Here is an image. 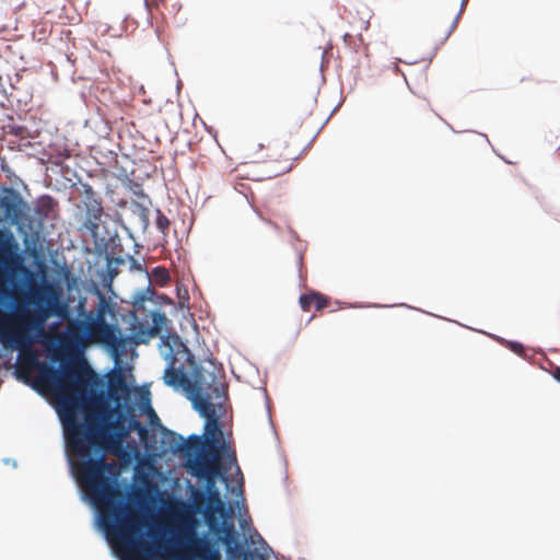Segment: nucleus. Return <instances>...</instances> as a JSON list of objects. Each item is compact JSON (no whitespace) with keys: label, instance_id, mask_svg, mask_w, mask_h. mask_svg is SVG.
Here are the masks:
<instances>
[{"label":"nucleus","instance_id":"nucleus-1","mask_svg":"<svg viewBox=\"0 0 560 560\" xmlns=\"http://www.w3.org/2000/svg\"><path fill=\"white\" fill-rule=\"evenodd\" d=\"M166 453H179L187 471L200 483L199 488L188 483L187 491L192 512L200 514L208 527L198 537L207 557L220 560L218 541L222 540L229 559H233L240 550L238 535L232 522L233 508L222 498L217 482L223 483L226 491H235L229 482V471L234 464H228V459L214 451L202 435L192 433L185 439L173 430L162 428L160 458Z\"/></svg>","mask_w":560,"mask_h":560},{"label":"nucleus","instance_id":"nucleus-2","mask_svg":"<svg viewBox=\"0 0 560 560\" xmlns=\"http://www.w3.org/2000/svg\"><path fill=\"white\" fill-rule=\"evenodd\" d=\"M66 440H72L80 462L88 472V483L95 502L108 505L107 518L95 508V524L106 536L107 530H114L124 542L131 547H141L148 538V529L128 518L126 509L127 481L119 472H113L109 465L103 460L104 451L92 439L97 433V427L85 418L81 404L73 399H63L57 409Z\"/></svg>","mask_w":560,"mask_h":560},{"label":"nucleus","instance_id":"nucleus-3","mask_svg":"<svg viewBox=\"0 0 560 560\" xmlns=\"http://www.w3.org/2000/svg\"><path fill=\"white\" fill-rule=\"evenodd\" d=\"M52 376L63 378L70 384L82 385L85 383L84 396L92 402H98L104 408L100 412L97 422L106 430L119 418L120 412L127 409L131 400V388L126 382L121 371H116L109 376L94 374L89 368L75 371L68 362H62L52 372Z\"/></svg>","mask_w":560,"mask_h":560},{"label":"nucleus","instance_id":"nucleus-4","mask_svg":"<svg viewBox=\"0 0 560 560\" xmlns=\"http://www.w3.org/2000/svg\"><path fill=\"white\" fill-rule=\"evenodd\" d=\"M187 398L191 401L192 408L205 418L202 436L206 442L218 451L222 457L228 459V464H236V455L231 451L229 443L224 440L223 429L218 416L215 415L214 404L211 401L210 393H187Z\"/></svg>","mask_w":560,"mask_h":560},{"label":"nucleus","instance_id":"nucleus-5","mask_svg":"<svg viewBox=\"0 0 560 560\" xmlns=\"http://www.w3.org/2000/svg\"><path fill=\"white\" fill-rule=\"evenodd\" d=\"M133 431L137 432L147 457L151 460L160 458L161 442L159 443L158 435L153 429L148 428L138 420L135 401L120 412L117 422L107 429V434L114 441L124 443Z\"/></svg>","mask_w":560,"mask_h":560},{"label":"nucleus","instance_id":"nucleus-6","mask_svg":"<svg viewBox=\"0 0 560 560\" xmlns=\"http://www.w3.org/2000/svg\"><path fill=\"white\" fill-rule=\"evenodd\" d=\"M228 502L231 504V506L234 510L235 506L230 501H228ZM234 513L235 512L233 511V515H232L233 523H234ZM198 515L201 516L200 514H198ZM201 522L203 524H206L202 517H199L196 523L190 522L186 526L185 532L189 537H191V544L196 545L200 549L199 559L200 560H210L207 557L206 550L202 547V545L200 544V540H198V537H200L206 532V530H203L200 534L197 532V527ZM233 526H234V529H236L234 524H233ZM240 527L242 528V530L244 533L243 538L241 537V534L237 530H235L238 535L237 541L240 545V550L235 553L234 558L231 560H254V551L249 548V538L246 536V533H245L248 527V521L245 518H241ZM218 550H219L220 560H230L228 557L226 546L222 540L218 541ZM255 552H256V556L259 558V560H265L264 555L258 553L257 550H255Z\"/></svg>","mask_w":560,"mask_h":560},{"label":"nucleus","instance_id":"nucleus-7","mask_svg":"<svg viewBox=\"0 0 560 560\" xmlns=\"http://www.w3.org/2000/svg\"><path fill=\"white\" fill-rule=\"evenodd\" d=\"M177 345H180L182 347L185 346L176 332L161 335V354L167 362L163 380L166 386L173 387L174 389L179 387L184 388L187 383H189V377L186 374L184 368H174L176 361L174 348Z\"/></svg>","mask_w":560,"mask_h":560},{"label":"nucleus","instance_id":"nucleus-8","mask_svg":"<svg viewBox=\"0 0 560 560\" xmlns=\"http://www.w3.org/2000/svg\"><path fill=\"white\" fill-rule=\"evenodd\" d=\"M183 351L186 353V360L192 369V380L184 387L186 393H210L213 384L217 382V376L213 371H206L203 366L198 363L195 355L190 350L183 346Z\"/></svg>","mask_w":560,"mask_h":560},{"label":"nucleus","instance_id":"nucleus-9","mask_svg":"<svg viewBox=\"0 0 560 560\" xmlns=\"http://www.w3.org/2000/svg\"><path fill=\"white\" fill-rule=\"evenodd\" d=\"M102 339L104 346L114 354L119 355L125 349V342L121 338L120 328L116 324H102Z\"/></svg>","mask_w":560,"mask_h":560},{"label":"nucleus","instance_id":"nucleus-10","mask_svg":"<svg viewBox=\"0 0 560 560\" xmlns=\"http://www.w3.org/2000/svg\"><path fill=\"white\" fill-rule=\"evenodd\" d=\"M152 326L148 329H143L138 336L137 343L148 342L149 337H154L160 334V330L165 326L167 317L165 313L161 311H154L151 313Z\"/></svg>","mask_w":560,"mask_h":560},{"label":"nucleus","instance_id":"nucleus-11","mask_svg":"<svg viewBox=\"0 0 560 560\" xmlns=\"http://www.w3.org/2000/svg\"><path fill=\"white\" fill-rule=\"evenodd\" d=\"M21 197L18 191L12 188L7 189V194L0 197V208L3 209L5 215L15 217L18 214Z\"/></svg>","mask_w":560,"mask_h":560},{"label":"nucleus","instance_id":"nucleus-12","mask_svg":"<svg viewBox=\"0 0 560 560\" xmlns=\"http://www.w3.org/2000/svg\"><path fill=\"white\" fill-rule=\"evenodd\" d=\"M0 340L4 342L5 348L11 351L20 349L23 345H30L36 340V334L30 335H11L8 332H0Z\"/></svg>","mask_w":560,"mask_h":560},{"label":"nucleus","instance_id":"nucleus-13","mask_svg":"<svg viewBox=\"0 0 560 560\" xmlns=\"http://www.w3.org/2000/svg\"><path fill=\"white\" fill-rule=\"evenodd\" d=\"M129 209L132 217V223L138 225L142 232H145L150 223L149 209L135 200L130 202Z\"/></svg>","mask_w":560,"mask_h":560},{"label":"nucleus","instance_id":"nucleus-14","mask_svg":"<svg viewBox=\"0 0 560 560\" xmlns=\"http://www.w3.org/2000/svg\"><path fill=\"white\" fill-rule=\"evenodd\" d=\"M137 396L138 399L131 398V400L136 402V406L138 407L141 415H149L154 411L151 404V392L149 388L142 387L138 389Z\"/></svg>","mask_w":560,"mask_h":560},{"label":"nucleus","instance_id":"nucleus-15","mask_svg":"<svg viewBox=\"0 0 560 560\" xmlns=\"http://www.w3.org/2000/svg\"><path fill=\"white\" fill-rule=\"evenodd\" d=\"M110 315L113 318L115 317V310L114 305L106 300V298L100 293V301L96 310V317L95 320L97 325H102L107 323L106 322V315Z\"/></svg>","mask_w":560,"mask_h":560},{"label":"nucleus","instance_id":"nucleus-16","mask_svg":"<svg viewBox=\"0 0 560 560\" xmlns=\"http://www.w3.org/2000/svg\"><path fill=\"white\" fill-rule=\"evenodd\" d=\"M154 290L149 283L147 288L136 290L131 295V303L135 307L140 308L145 301H151L154 295Z\"/></svg>","mask_w":560,"mask_h":560},{"label":"nucleus","instance_id":"nucleus-17","mask_svg":"<svg viewBox=\"0 0 560 560\" xmlns=\"http://www.w3.org/2000/svg\"><path fill=\"white\" fill-rule=\"evenodd\" d=\"M149 273L150 278L152 277L154 282L162 287L171 280L168 271L163 267H155Z\"/></svg>","mask_w":560,"mask_h":560},{"label":"nucleus","instance_id":"nucleus-18","mask_svg":"<svg viewBox=\"0 0 560 560\" xmlns=\"http://www.w3.org/2000/svg\"><path fill=\"white\" fill-rule=\"evenodd\" d=\"M0 307L3 312L10 313L15 307V299L12 293L0 291Z\"/></svg>","mask_w":560,"mask_h":560},{"label":"nucleus","instance_id":"nucleus-19","mask_svg":"<svg viewBox=\"0 0 560 560\" xmlns=\"http://www.w3.org/2000/svg\"><path fill=\"white\" fill-rule=\"evenodd\" d=\"M211 397L217 399V406H221L226 399L225 386L221 382H215L210 389Z\"/></svg>","mask_w":560,"mask_h":560},{"label":"nucleus","instance_id":"nucleus-20","mask_svg":"<svg viewBox=\"0 0 560 560\" xmlns=\"http://www.w3.org/2000/svg\"><path fill=\"white\" fill-rule=\"evenodd\" d=\"M492 338L498 340L500 343L506 346L511 351H513L517 355L524 354V346L521 342L506 340L498 336H492Z\"/></svg>","mask_w":560,"mask_h":560},{"label":"nucleus","instance_id":"nucleus-21","mask_svg":"<svg viewBox=\"0 0 560 560\" xmlns=\"http://www.w3.org/2000/svg\"><path fill=\"white\" fill-rule=\"evenodd\" d=\"M176 291H177L179 308H189V305H188L189 294H188L187 289L184 287L177 285Z\"/></svg>","mask_w":560,"mask_h":560},{"label":"nucleus","instance_id":"nucleus-22","mask_svg":"<svg viewBox=\"0 0 560 560\" xmlns=\"http://www.w3.org/2000/svg\"><path fill=\"white\" fill-rule=\"evenodd\" d=\"M88 213L94 220H98L102 214V207L97 200L88 201Z\"/></svg>","mask_w":560,"mask_h":560},{"label":"nucleus","instance_id":"nucleus-23","mask_svg":"<svg viewBox=\"0 0 560 560\" xmlns=\"http://www.w3.org/2000/svg\"><path fill=\"white\" fill-rule=\"evenodd\" d=\"M156 228L162 232L168 229L170 220L163 214L160 209H156V219H155Z\"/></svg>","mask_w":560,"mask_h":560},{"label":"nucleus","instance_id":"nucleus-24","mask_svg":"<svg viewBox=\"0 0 560 560\" xmlns=\"http://www.w3.org/2000/svg\"><path fill=\"white\" fill-rule=\"evenodd\" d=\"M129 260H130V268L133 269V270H137V271L144 272L145 273V278L150 281V273L144 268V266L139 260H137L135 257H132V256H129Z\"/></svg>","mask_w":560,"mask_h":560},{"label":"nucleus","instance_id":"nucleus-25","mask_svg":"<svg viewBox=\"0 0 560 560\" xmlns=\"http://www.w3.org/2000/svg\"><path fill=\"white\" fill-rule=\"evenodd\" d=\"M149 418V423L151 425V429H158L160 433H162V428H165L161 421L155 411H152L151 413L147 415Z\"/></svg>","mask_w":560,"mask_h":560},{"label":"nucleus","instance_id":"nucleus-26","mask_svg":"<svg viewBox=\"0 0 560 560\" xmlns=\"http://www.w3.org/2000/svg\"><path fill=\"white\" fill-rule=\"evenodd\" d=\"M312 294L314 296V303L317 310H323L324 307L327 306L328 300L326 296L322 295L318 292H312Z\"/></svg>","mask_w":560,"mask_h":560},{"label":"nucleus","instance_id":"nucleus-27","mask_svg":"<svg viewBox=\"0 0 560 560\" xmlns=\"http://www.w3.org/2000/svg\"><path fill=\"white\" fill-rule=\"evenodd\" d=\"M234 505L238 509L240 512L243 509H245V498L243 494L242 483L238 486L236 490V500L234 502Z\"/></svg>","mask_w":560,"mask_h":560},{"label":"nucleus","instance_id":"nucleus-28","mask_svg":"<svg viewBox=\"0 0 560 560\" xmlns=\"http://www.w3.org/2000/svg\"><path fill=\"white\" fill-rule=\"evenodd\" d=\"M299 302H300L302 310L306 311L314 303V296L312 293L303 294L300 296Z\"/></svg>","mask_w":560,"mask_h":560},{"label":"nucleus","instance_id":"nucleus-29","mask_svg":"<svg viewBox=\"0 0 560 560\" xmlns=\"http://www.w3.org/2000/svg\"><path fill=\"white\" fill-rule=\"evenodd\" d=\"M106 268H107V275L109 276L110 279H113L114 277H116L118 275L117 267L114 266V264H113V258L107 257Z\"/></svg>","mask_w":560,"mask_h":560},{"label":"nucleus","instance_id":"nucleus-30","mask_svg":"<svg viewBox=\"0 0 560 560\" xmlns=\"http://www.w3.org/2000/svg\"><path fill=\"white\" fill-rule=\"evenodd\" d=\"M84 194H85L86 202L91 201V200H96L95 199V192H94V190H93V188L91 186L84 185Z\"/></svg>","mask_w":560,"mask_h":560},{"label":"nucleus","instance_id":"nucleus-31","mask_svg":"<svg viewBox=\"0 0 560 560\" xmlns=\"http://www.w3.org/2000/svg\"><path fill=\"white\" fill-rule=\"evenodd\" d=\"M468 3V0H462L460 2V11L458 13V15L456 16L455 21L453 22V25H452V28H451V32L455 28L456 24H457V21L459 19V15L462 14V12L465 10L466 5Z\"/></svg>","mask_w":560,"mask_h":560},{"label":"nucleus","instance_id":"nucleus-32","mask_svg":"<svg viewBox=\"0 0 560 560\" xmlns=\"http://www.w3.org/2000/svg\"><path fill=\"white\" fill-rule=\"evenodd\" d=\"M8 244H9L10 247H12L14 249L18 248V244H16V242H15V240H14V237H13V235L11 233H9V235H8Z\"/></svg>","mask_w":560,"mask_h":560},{"label":"nucleus","instance_id":"nucleus-33","mask_svg":"<svg viewBox=\"0 0 560 560\" xmlns=\"http://www.w3.org/2000/svg\"><path fill=\"white\" fill-rule=\"evenodd\" d=\"M369 306H373V307H384V305H380V304H368V305H364V304H349V307H369Z\"/></svg>","mask_w":560,"mask_h":560},{"label":"nucleus","instance_id":"nucleus-34","mask_svg":"<svg viewBox=\"0 0 560 560\" xmlns=\"http://www.w3.org/2000/svg\"><path fill=\"white\" fill-rule=\"evenodd\" d=\"M2 462L5 464V465H12V467L16 468L18 467V462L13 458H10V457H5L2 459Z\"/></svg>","mask_w":560,"mask_h":560},{"label":"nucleus","instance_id":"nucleus-35","mask_svg":"<svg viewBox=\"0 0 560 560\" xmlns=\"http://www.w3.org/2000/svg\"><path fill=\"white\" fill-rule=\"evenodd\" d=\"M339 107H334V109L330 112V114L326 117V119L323 121L320 128H323L327 121L331 118V116L336 113V110L338 109Z\"/></svg>","mask_w":560,"mask_h":560},{"label":"nucleus","instance_id":"nucleus-36","mask_svg":"<svg viewBox=\"0 0 560 560\" xmlns=\"http://www.w3.org/2000/svg\"><path fill=\"white\" fill-rule=\"evenodd\" d=\"M121 228L126 231L127 235H128L131 240H135V236H133V234H132L131 230H130L127 225L121 224Z\"/></svg>","mask_w":560,"mask_h":560},{"label":"nucleus","instance_id":"nucleus-37","mask_svg":"<svg viewBox=\"0 0 560 560\" xmlns=\"http://www.w3.org/2000/svg\"><path fill=\"white\" fill-rule=\"evenodd\" d=\"M114 266L118 267L119 265L124 264L122 257L113 258Z\"/></svg>","mask_w":560,"mask_h":560},{"label":"nucleus","instance_id":"nucleus-38","mask_svg":"<svg viewBox=\"0 0 560 560\" xmlns=\"http://www.w3.org/2000/svg\"><path fill=\"white\" fill-rule=\"evenodd\" d=\"M478 137H479L480 139H482L487 144L491 145V143H490V141H489V139H488L487 135H485V133H478Z\"/></svg>","mask_w":560,"mask_h":560},{"label":"nucleus","instance_id":"nucleus-39","mask_svg":"<svg viewBox=\"0 0 560 560\" xmlns=\"http://www.w3.org/2000/svg\"><path fill=\"white\" fill-rule=\"evenodd\" d=\"M257 537L259 538V541L265 545V550L270 549V547L266 544V541L262 539V537L256 533Z\"/></svg>","mask_w":560,"mask_h":560},{"label":"nucleus","instance_id":"nucleus-40","mask_svg":"<svg viewBox=\"0 0 560 560\" xmlns=\"http://www.w3.org/2000/svg\"><path fill=\"white\" fill-rule=\"evenodd\" d=\"M555 380H557L560 383V368H558L553 373Z\"/></svg>","mask_w":560,"mask_h":560},{"label":"nucleus","instance_id":"nucleus-41","mask_svg":"<svg viewBox=\"0 0 560 560\" xmlns=\"http://www.w3.org/2000/svg\"><path fill=\"white\" fill-rule=\"evenodd\" d=\"M90 230H91L92 234L94 235L95 234V230H97V224L96 223H91Z\"/></svg>","mask_w":560,"mask_h":560},{"label":"nucleus","instance_id":"nucleus-42","mask_svg":"<svg viewBox=\"0 0 560 560\" xmlns=\"http://www.w3.org/2000/svg\"><path fill=\"white\" fill-rule=\"evenodd\" d=\"M33 328H34V330H35V331H36V334H37V332L39 331L40 326H39V325H38V326H34Z\"/></svg>","mask_w":560,"mask_h":560},{"label":"nucleus","instance_id":"nucleus-43","mask_svg":"<svg viewBox=\"0 0 560 560\" xmlns=\"http://www.w3.org/2000/svg\"><path fill=\"white\" fill-rule=\"evenodd\" d=\"M399 306H404V307H408V308H410V306H409V305H407V304H405V303L399 304Z\"/></svg>","mask_w":560,"mask_h":560},{"label":"nucleus","instance_id":"nucleus-44","mask_svg":"<svg viewBox=\"0 0 560 560\" xmlns=\"http://www.w3.org/2000/svg\"><path fill=\"white\" fill-rule=\"evenodd\" d=\"M141 102H142L143 104H148L150 101H147V100H144V98H143V100H141Z\"/></svg>","mask_w":560,"mask_h":560}]
</instances>
